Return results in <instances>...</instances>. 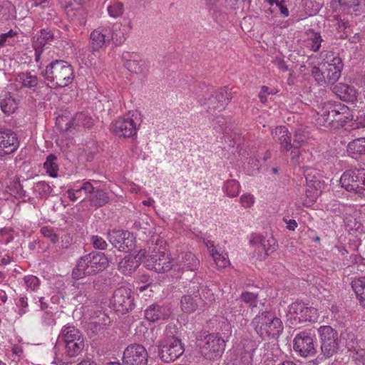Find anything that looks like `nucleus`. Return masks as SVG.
<instances>
[{"instance_id": "obj_36", "label": "nucleus", "mask_w": 365, "mask_h": 365, "mask_svg": "<svg viewBox=\"0 0 365 365\" xmlns=\"http://www.w3.org/2000/svg\"><path fill=\"white\" fill-rule=\"evenodd\" d=\"M199 299L197 296L185 295L181 299V309L183 312L191 314L199 307Z\"/></svg>"}, {"instance_id": "obj_33", "label": "nucleus", "mask_w": 365, "mask_h": 365, "mask_svg": "<svg viewBox=\"0 0 365 365\" xmlns=\"http://www.w3.org/2000/svg\"><path fill=\"white\" fill-rule=\"evenodd\" d=\"M337 1L341 9L351 14L358 16L362 11L361 0H334Z\"/></svg>"}, {"instance_id": "obj_37", "label": "nucleus", "mask_w": 365, "mask_h": 365, "mask_svg": "<svg viewBox=\"0 0 365 365\" xmlns=\"http://www.w3.org/2000/svg\"><path fill=\"white\" fill-rule=\"evenodd\" d=\"M107 11L110 17L119 18L125 11L124 4L118 0H111L107 6Z\"/></svg>"}, {"instance_id": "obj_57", "label": "nucleus", "mask_w": 365, "mask_h": 365, "mask_svg": "<svg viewBox=\"0 0 365 365\" xmlns=\"http://www.w3.org/2000/svg\"><path fill=\"white\" fill-rule=\"evenodd\" d=\"M354 359L358 365H365V350L361 349L356 351Z\"/></svg>"}, {"instance_id": "obj_43", "label": "nucleus", "mask_w": 365, "mask_h": 365, "mask_svg": "<svg viewBox=\"0 0 365 365\" xmlns=\"http://www.w3.org/2000/svg\"><path fill=\"white\" fill-rule=\"evenodd\" d=\"M210 252L211 253L212 258L215 262V264L218 269H222L226 267L228 262L225 259L224 256H222L220 253H219L216 250L214 245L212 244L209 245H207Z\"/></svg>"}, {"instance_id": "obj_13", "label": "nucleus", "mask_w": 365, "mask_h": 365, "mask_svg": "<svg viewBox=\"0 0 365 365\" xmlns=\"http://www.w3.org/2000/svg\"><path fill=\"white\" fill-rule=\"evenodd\" d=\"M250 243L255 248V250L258 252L260 256L264 254V257L273 253L277 247L276 240L271 234L268 233L264 235L259 233L252 234L250 237Z\"/></svg>"}, {"instance_id": "obj_47", "label": "nucleus", "mask_w": 365, "mask_h": 365, "mask_svg": "<svg viewBox=\"0 0 365 365\" xmlns=\"http://www.w3.org/2000/svg\"><path fill=\"white\" fill-rule=\"evenodd\" d=\"M34 192L41 197L48 196L51 192V187L46 182H38L34 186Z\"/></svg>"}, {"instance_id": "obj_26", "label": "nucleus", "mask_w": 365, "mask_h": 365, "mask_svg": "<svg viewBox=\"0 0 365 365\" xmlns=\"http://www.w3.org/2000/svg\"><path fill=\"white\" fill-rule=\"evenodd\" d=\"M334 92L342 101L354 102L357 99V91L354 86L339 83L334 87Z\"/></svg>"}, {"instance_id": "obj_54", "label": "nucleus", "mask_w": 365, "mask_h": 365, "mask_svg": "<svg viewBox=\"0 0 365 365\" xmlns=\"http://www.w3.org/2000/svg\"><path fill=\"white\" fill-rule=\"evenodd\" d=\"M91 242L93 246L100 250H104L107 247L106 242L101 237L98 236H93L91 237Z\"/></svg>"}, {"instance_id": "obj_24", "label": "nucleus", "mask_w": 365, "mask_h": 365, "mask_svg": "<svg viewBox=\"0 0 365 365\" xmlns=\"http://www.w3.org/2000/svg\"><path fill=\"white\" fill-rule=\"evenodd\" d=\"M145 256V250H140L137 255H126L118 264V269L124 274H129L135 271L143 262Z\"/></svg>"}, {"instance_id": "obj_10", "label": "nucleus", "mask_w": 365, "mask_h": 365, "mask_svg": "<svg viewBox=\"0 0 365 365\" xmlns=\"http://www.w3.org/2000/svg\"><path fill=\"white\" fill-rule=\"evenodd\" d=\"M321 342V351L324 358L327 359L336 353L339 349L337 331L331 326H321L318 329Z\"/></svg>"}, {"instance_id": "obj_64", "label": "nucleus", "mask_w": 365, "mask_h": 365, "mask_svg": "<svg viewBox=\"0 0 365 365\" xmlns=\"http://www.w3.org/2000/svg\"><path fill=\"white\" fill-rule=\"evenodd\" d=\"M359 127H365V113L361 114L360 116L357 118V128Z\"/></svg>"}, {"instance_id": "obj_38", "label": "nucleus", "mask_w": 365, "mask_h": 365, "mask_svg": "<svg viewBox=\"0 0 365 365\" xmlns=\"http://www.w3.org/2000/svg\"><path fill=\"white\" fill-rule=\"evenodd\" d=\"M43 168L49 176L56 178L58 172L57 158L53 154L49 155L43 164Z\"/></svg>"}, {"instance_id": "obj_49", "label": "nucleus", "mask_w": 365, "mask_h": 365, "mask_svg": "<svg viewBox=\"0 0 365 365\" xmlns=\"http://www.w3.org/2000/svg\"><path fill=\"white\" fill-rule=\"evenodd\" d=\"M41 232L43 237L50 240L53 243H56L58 240V235L55 233L53 229L50 227H43L41 229Z\"/></svg>"}, {"instance_id": "obj_46", "label": "nucleus", "mask_w": 365, "mask_h": 365, "mask_svg": "<svg viewBox=\"0 0 365 365\" xmlns=\"http://www.w3.org/2000/svg\"><path fill=\"white\" fill-rule=\"evenodd\" d=\"M55 314L51 310L44 311L41 315V324L43 327H53L56 324Z\"/></svg>"}, {"instance_id": "obj_52", "label": "nucleus", "mask_w": 365, "mask_h": 365, "mask_svg": "<svg viewBox=\"0 0 365 365\" xmlns=\"http://www.w3.org/2000/svg\"><path fill=\"white\" fill-rule=\"evenodd\" d=\"M16 306L19 307V314L23 315L28 312V299L26 297H21L16 302Z\"/></svg>"}, {"instance_id": "obj_18", "label": "nucleus", "mask_w": 365, "mask_h": 365, "mask_svg": "<svg viewBox=\"0 0 365 365\" xmlns=\"http://www.w3.org/2000/svg\"><path fill=\"white\" fill-rule=\"evenodd\" d=\"M294 350L303 357L314 356L317 350L312 334L307 331L297 334L294 339Z\"/></svg>"}, {"instance_id": "obj_9", "label": "nucleus", "mask_w": 365, "mask_h": 365, "mask_svg": "<svg viewBox=\"0 0 365 365\" xmlns=\"http://www.w3.org/2000/svg\"><path fill=\"white\" fill-rule=\"evenodd\" d=\"M58 339L63 341L67 354L70 356L78 355L84 346L82 334L77 328L70 324L63 327Z\"/></svg>"}, {"instance_id": "obj_50", "label": "nucleus", "mask_w": 365, "mask_h": 365, "mask_svg": "<svg viewBox=\"0 0 365 365\" xmlns=\"http://www.w3.org/2000/svg\"><path fill=\"white\" fill-rule=\"evenodd\" d=\"M307 136L304 131L299 129L296 130L292 147H300L307 140Z\"/></svg>"}, {"instance_id": "obj_63", "label": "nucleus", "mask_w": 365, "mask_h": 365, "mask_svg": "<svg viewBox=\"0 0 365 365\" xmlns=\"http://www.w3.org/2000/svg\"><path fill=\"white\" fill-rule=\"evenodd\" d=\"M335 21H336L338 24L337 29L339 31H344L346 28V23L342 20L339 19L338 18L335 19Z\"/></svg>"}, {"instance_id": "obj_58", "label": "nucleus", "mask_w": 365, "mask_h": 365, "mask_svg": "<svg viewBox=\"0 0 365 365\" xmlns=\"http://www.w3.org/2000/svg\"><path fill=\"white\" fill-rule=\"evenodd\" d=\"M248 163L251 165L252 168V171L251 174H254V173L255 171L259 170V160L258 158H251V159H250Z\"/></svg>"}, {"instance_id": "obj_48", "label": "nucleus", "mask_w": 365, "mask_h": 365, "mask_svg": "<svg viewBox=\"0 0 365 365\" xmlns=\"http://www.w3.org/2000/svg\"><path fill=\"white\" fill-rule=\"evenodd\" d=\"M1 13L6 19L14 17L15 16V6L9 1H4L1 3Z\"/></svg>"}, {"instance_id": "obj_25", "label": "nucleus", "mask_w": 365, "mask_h": 365, "mask_svg": "<svg viewBox=\"0 0 365 365\" xmlns=\"http://www.w3.org/2000/svg\"><path fill=\"white\" fill-rule=\"evenodd\" d=\"M93 186L89 181L84 182L82 184L76 183L72 187H69L67 190L68 197L71 201H76L81 198L83 194L88 198V192H91Z\"/></svg>"}, {"instance_id": "obj_11", "label": "nucleus", "mask_w": 365, "mask_h": 365, "mask_svg": "<svg viewBox=\"0 0 365 365\" xmlns=\"http://www.w3.org/2000/svg\"><path fill=\"white\" fill-rule=\"evenodd\" d=\"M201 354L214 360L220 357L225 349V341L217 334H209L198 343Z\"/></svg>"}, {"instance_id": "obj_34", "label": "nucleus", "mask_w": 365, "mask_h": 365, "mask_svg": "<svg viewBox=\"0 0 365 365\" xmlns=\"http://www.w3.org/2000/svg\"><path fill=\"white\" fill-rule=\"evenodd\" d=\"M16 81L20 83L21 86L28 88H32L37 86L38 83V79L37 76L32 74L31 72H23L19 73Z\"/></svg>"}, {"instance_id": "obj_53", "label": "nucleus", "mask_w": 365, "mask_h": 365, "mask_svg": "<svg viewBox=\"0 0 365 365\" xmlns=\"http://www.w3.org/2000/svg\"><path fill=\"white\" fill-rule=\"evenodd\" d=\"M240 203L245 208L250 207L255 202V197L251 194H245L240 197Z\"/></svg>"}, {"instance_id": "obj_56", "label": "nucleus", "mask_w": 365, "mask_h": 365, "mask_svg": "<svg viewBox=\"0 0 365 365\" xmlns=\"http://www.w3.org/2000/svg\"><path fill=\"white\" fill-rule=\"evenodd\" d=\"M124 189L133 194H138L140 192L141 187L134 182H129L125 185Z\"/></svg>"}, {"instance_id": "obj_29", "label": "nucleus", "mask_w": 365, "mask_h": 365, "mask_svg": "<svg viewBox=\"0 0 365 365\" xmlns=\"http://www.w3.org/2000/svg\"><path fill=\"white\" fill-rule=\"evenodd\" d=\"M351 285L360 305L365 308V276L354 279Z\"/></svg>"}, {"instance_id": "obj_20", "label": "nucleus", "mask_w": 365, "mask_h": 365, "mask_svg": "<svg viewBox=\"0 0 365 365\" xmlns=\"http://www.w3.org/2000/svg\"><path fill=\"white\" fill-rule=\"evenodd\" d=\"M19 146L17 135L10 130L0 131V158L15 152Z\"/></svg>"}, {"instance_id": "obj_31", "label": "nucleus", "mask_w": 365, "mask_h": 365, "mask_svg": "<svg viewBox=\"0 0 365 365\" xmlns=\"http://www.w3.org/2000/svg\"><path fill=\"white\" fill-rule=\"evenodd\" d=\"M253 342L245 340L239 344L234 350L237 356L240 357L242 361H248L252 358V352L255 351Z\"/></svg>"}, {"instance_id": "obj_30", "label": "nucleus", "mask_w": 365, "mask_h": 365, "mask_svg": "<svg viewBox=\"0 0 365 365\" xmlns=\"http://www.w3.org/2000/svg\"><path fill=\"white\" fill-rule=\"evenodd\" d=\"M87 199L90 202L91 207L95 208L103 206L108 202L107 194L101 190L93 189L91 192H88Z\"/></svg>"}, {"instance_id": "obj_3", "label": "nucleus", "mask_w": 365, "mask_h": 365, "mask_svg": "<svg viewBox=\"0 0 365 365\" xmlns=\"http://www.w3.org/2000/svg\"><path fill=\"white\" fill-rule=\"evenodd\" d=\"M178 328L173 324L167 325L165 337L159 345V356L160 359L169 363L178 359L184 352L181 341L175 336Z\"/></svg>"}, {"instance_id": "obj_7", "label": "nucleus", "mask_w": 365, "mask_h": 365, "mask_svg": "<svg viewBox=\"0 0 365 365\" xmlns=\"http://www.w3.org/2000/svg\"><path fill=\"white\" fill-rule=\"evenodd\" d=\"M143 263L148 269L156 272H165L175 267L170 255L165 252V248L157 245L150 247L148 252L145 251Z\"/></svg>"}, {"instance_id": "obj_14", "label": "nucleus", "mask_w": 365, "mask_h": 365, "mask_svg": "<svg viewBox=\"0 0 365 365\" xmlns=\"http://www.w3.org/2000/svg\"><path fill=\"white\" fill-rule=\"evenodd\" d=\"M108 239L113 247L121 252H130L135 246L133 235L123 230H113L108 232Z\"/></svg>"}, {"instance_id": "obj_19", "label": "nucleus", "mask_w": 365, "mask_h": 365, "mask_svg": "<svg viewBox=\"0 0 365 365\" xmlns=\"http://www.w3.org/2000/svg\"><path fill=\"white\" fill-rule=\"evenodd\" d=\"M289 313L298 322H314L317 318L315 308L308 307L300 302H294L289 307Z\"/></svg>"}, {"instance_id": "obj_8", "label": "nucleus", "mask_w": 365, "mask_h": 365, "mask_svg": "<svg viewBox=\"0 0 365 365\" xmlns=\"http://www.w3.org/2000/svg\"><path fill=\"white\" fill-rule=\"evenodd\" d=\"M140 123V115L137 111L129 112L125 116L115 120L110 130L118 137H133L136 135Z\"/></svg>"}, {"instance_id": "obj_28", "label": "nucleus", "mask_w": 365, "mask_h": 365, "mask_svg": "<svg viewBox=\"0 0 365 365\" xmlns=\"http://www.w3.org/2000/svg\"><path fill=\"white\" fill-rule=\"evenodd\" d=\"M85 0H59L62 7L71 17H76L78 14L83 15L84 10L82 4Z\"/></svg>"}, {"instance_id": "obj_51", "label": "nucleus", "mask_w": 365, "mask_h": 365, "mask_svg": "<svg viewBox=\"0 0 365 365\" xmlns=\"http://www.w3.org/2000/svg\"><path fill=\"white\" fill-rule=\"evenodd\" d=\"M243 302L249 304L250 307H255L257 304V295L252 292H243L241 294Z\"/></svg>"}, {"instance_id": "obj_45", "label": "nucleus", "mask_w": 365, "mask_h": 365, "mask_svg": "<svg viewBox=\"0 0 365 365\" xmlns=\"http://www.w3.org/2000/svg\"><path fill=\"white\" fill-rule=\"evenodd\" d=\"M73 125H77V126H84V127H91L93 125V120L92 118L83 113H77L73 120Z\"/></svg>"}, {"instance_id": "obj_35", "label": "nucleus", "mask_w": 365, "mask_h": 365, "mask_svg": "<svg viewBox=\"0 0 365 365\" xmlns=\"http://www.w3.org/2000/svg\"><path fill=\"white\" fill-rule=\"evenodd\" d=\"M347 152L352 158L365 154V138H356L348 144Z\"/></svg>"}, {"instance_id": "obj_44", "label": "nucleus", "mask_w": 365, "mask_h": 365, "mask_svg": "<svg viewBox=\"0 0 365 365\" xmlns=\"http://www.w3.org/2000/svg\"><path fill=\"white\" fill-rule=\"evenodd\" d=\"M21 283L27 291H36L40 285L39 279L34 275L25 276Z\"/></svg>"}, {"instance_id": "obj_59", "label": "nucleus", "mask_w": 365, "mask_h": 365, "mask_svg": "<svg viewBox=\"0 0 365 365\" xmlns=\"http://www.w3.org/2000/svg\"><path fill=\"white\" fill-rule=\"evenodd\" d=\"M277 6L279 9L280 13L284 17H287L289 15L288 9L284 5V1H279Z\"/></svg>"}, {"instance_id": "obj_32", "label": "nucleus", "mask_w": 365, "mask_h": 365, "mask_svg": "<svg viewBox=\"0 0 365 365\" xmlns=\"http://www.w3.org/2000/svg\"><path fill=\"white\" fill-rule=\"evenodd\" d=\"M199 259L195 255L189 252L185 254L182 257V262L180 264L175 265L174 269L176 270H195L199 265Z\"/></svg>"}, {"instance_id": "obj_60", "label": "nucleus", "mask_w": 365, "mask_h": 365, "mask_svg": "<svg viewBox=\"0 0 365 365\" xmlns=\"http://www.w3.org/2000/svg\"><path fill=\"white\" fill-rule=\"evenodd\" d=\"M216 123L217 124H218L219 127L220 128V129L222 130V131H225V129H226V119L222 118V117H220V116H217L216 118Z\"/></svg>"}, {"instance_id": "obj_16", "label": "nucleus", "mask_w": 365, "mask_h": 365, "mask_svg": "<svg viewBox=\"0 0 365 365\" xmlns=\"http://www.w3.org/2000/svg\"><path fill=\"white\" fill-rule=\"evenodd\" d=\"M110 304L116 312L124 314L133 309V297L130 289L127 287L117 289L110 300Z\"/></svg>"}, {"instance_id": "obj_15", "label": "nucleus", "mask_w": 365, "mask_h": 365, "mask_svg": "<svg viewBox=\"0 0 365 365\" xmlns=\"http://www.w3.org/2000/svg\"><path fill=\"white\" fill-rule=\"evenodd\" d=\"M322 56L324 58L322 68L328 76L329 84H334L341 76L343 68L342 61L339 56H334L331 52H322Z\"/></svg>"}, {"instance_id": "obj_62", "label": "nucleus", "mask_w": 365, "mask_h": 365, "mask_svg": "<svg viewBox=\"0 0 365 365\" xmlns=\"http://www.w3.org/2000/svg\"><path fill=\"white\" fill-rule=\"evenodd\" d=\"M46 0H29L27 3V6L33 8L34 6H38L41 5L43 3H45Z\"/></svg>"}, {"instance_id": "obj_5", "label": "nucleus", "mask_w": 365, "mask_h": 365, "mask_svg": "<svg viewBox=\"0 0 365 365\" xmlns=\"http://www.w3.org/2000/svg\"><path fill=\"white\" fill-rule=\"evenodd\" d=\"M108 263L109 260L104 253L91 252L78 260L72 274L74 278L81 279L105 269Z\"/></svg>"}, {"instance_id": "obj_4", "label": "nucleus", "mask_w": 365, "mask_h": 365, "mask_svg": "<svg viewBox=\"0 0 365 365\" xmlns=\"http://www.w3.org/2000/svg\"><path fill=\"white\" fill-rule=\"evenodd\" d=\"M43 75L51 86L65 87L73 82L74 73L73 67L67 61L56 60L48 65Z\"/></svg>"}, {"instance_id": "obj_41", "label": "nucleus", "mask_w": 365, "mask_h": 365, "mask_svg": "<svg viewBox=\"0 0 365 365\" xmlns=\"http://www.w3.org/2000/svg\"><path fill=\"white\" fill-rule=\"evenodd\" d=\"M322 38L319 33L310 32L306 40V46L311 48L312 51L316 52L319 50Z\"/></svg>"}, {"instance_id": "obj_21", "label": "nucleus", "mask_w": 365, "mask_h": 365, "mask_svg": "<svg viewBox=\"0 0 365 365\" xmlns=\"http://www.w3.org/2000/svg\"><path fill=\"white\" fill-rule=\"evenodd\" d=\"M53 39V34L49 31L42 30L33 40L32 46L35 51V61L39 63L41 68V56L47 44H51Z\"/></svg>"}, {"instance_id": "obj_40", "label": "nucleus", "mask_w": 365, "mask_h": 365, "mask_svg": "<svg viewBox=\"0 0 365 365\" xmlns=\"http://www.w3.org/2000/svg\"><path fill=\"white\" fill-rule=\"evenodd\" d=\"M0 107L5 114L10 115L17 108V103L12 96L6 95L5 98L1 99Z\"/></svg>"}, {"instance_id": "obj_22", "label": "nucleus", "mask_w": 365, "mask_h": 365, "mask_svg": "<svg viewBox=\"0 0 365 365\" xmlns=\"http://www.w3.org/2000/svg\"><path fill=\"white\" fill-rule=\"evenodd\" d=\"M125 67L130 71L136 74L145 73L148 70L146 61L135 53H125L123 55Z\"/></svg>"}, {"instance_id": "obj_1", "label": "nucleus", "mask_w": 365, "mask_h": 365, "mask_svg": "<svg viewBox=\"0 0 365 365\" xmlns=\"http://www.w3.org/2000/svg\"><path fill=\"white\" fill-rule=\"evenodd\" d=\"M126 39V32L120 23L101 25L90 34L89 44L93 51L105 50L113 42L120 46Z\"/></svg>"}, {"instance_id": "obj_61", "label": "nucleus", "mask_w": 365, "mask_h": 365, "mask_svg": "<svg viewBox=\"0 0 365 365\" xmlns=\"http://www.w3.org/2000/svg\"><path fill=\"white\" fill-rule=\"evenodd\" d=\"M284 221L288 230L294 231L297 228V223L295 220H284Z\"/></svg>"}, {"instance_id": "obj_27", "label": "nucleus", "mask_w": 365, "mask_h": 365, "mask_svg": "<svg viewBox=\"0 0 365 365\" xmlns=\"http://www.w3.org/2000/svg\"><path fill=\"white\" fill-rule=\"evenodd\" d=\"M274 140L278 142L284 150H289L292 148L289 130L285 126H278L272 132Z\"/></svg>"}, {"instance_id": "obj_42", "label": "nucleus", "mask_w": 365, "mask_h": 365, "mask_svg": "<svg viewBox=\"0 0 365 365\" xmlns=\"http://www.w3.org/2000/svg\"><path fill=\"white\" fill-rule=\"evenodd\" d=\"M312 74L314 80L319 85L325 86L329 84L328 76L326 75L324 68H322V63L319 66H314L312 70Z\"/></svg>"}, {"instance_id": "obj_39", "label": "nucleus", "mask_w": 365, "mask_h": 365, "mask_svg": "<svg viewBox=\"0 0 365 365\" xmlns=\"http://www.w3.org/2000/svg\"><path fill=\"white\" fill-rule=\"evenodd\" d=\"M320 182L315 181L314 182V187H317V185H319ZM321 191L317 188L314 189L310 185L308 186V188L306 190V200L304 201L303 205L306 207L312 206L314 202H316L317 197L320 195Z\"/></svg>"}, {"instance_id": "obj_6", "label": "nucleus", "mask_w": 365, "mask_h": 365, "mask_svg": "<svg viewBox=\"0 0 365 365\" xmlns=\"http://www.w3.org/2000/svg\"><path fill=\"white\" fill-rule=\"evenodd\" d=\"M257 333L263 339H276L283 331L281 319L270 312L259 313L252 321Z\"/></svg>"}, {"instance_id": "obj_12", "label": "nucleus", "mask_w": 365, "mask_h": 365, "mask_svg": "<svg viewBox=\"0 0 365 365\" xmlns=\"http://www.w3.org/2000/svg\"><path fill=\"white\" fill-rule=\"evenodd\" d=\"M365 182V169L354 168L345 171L341 178V187L349 192H353L360 196L361 189Z\"/></svg>"}, {"instance_id": "obj_2", "label": "nucleus", "mask_w": 365, "mask_h": 365, "mask_svg": "<svg viewBox=\"0 0 365 365\" xmlns=\"http://www.w3.org/2000/svg\"><path fill=\"white\" fill-rule=\"evenodd\" d=\"M317 115L316 118L317 125L334 129L344 126L353 119L349 108L341 103L329 106Z\"/></svg>"}, {"instance_id": "obj_23", "label": "nucleus", "mask_w": 365, "mask_h": 365, "mask_svg": "<svg viewBox=\"0 0 365 365\" xmlns=\"http://www.w3.org/2000/svg\"><path fill=\"white\" fill-rule=\"evenodd\" d=\"M172 314L173 312L169 306L158 304H152L144 312L145 318L150 322L167 320Z\"/></svg>"}, {"instance_id": "obj_55", "label": "nucleus", "mask_w": 365, "mask_h": 365, "mask_svg": "<svg viewBox=\"0 0 365 365\" xmlns=\"http://www.w3.org/2000/svg\"><path fill=\"white\" fill-rule=\"evenodd\" d=\"M240 185L235 180H230V197L236 196L240 192Z\"/></svg>"}, {"instance_id": "obj_17", "label": "nucleus", "mask_w": 365, "mask_h": 365, "mask_svg": "<svg viewBox=\"0 0 365 365\" xmlns=\"http://www.w3.org/2000/svg\"><path fill=\"white\" fill-rule=\"evenodd\" d=\"M148 354L145 347L140 344H131L123 352L124 365H147Z\"/></svg>"}]
</instances>
